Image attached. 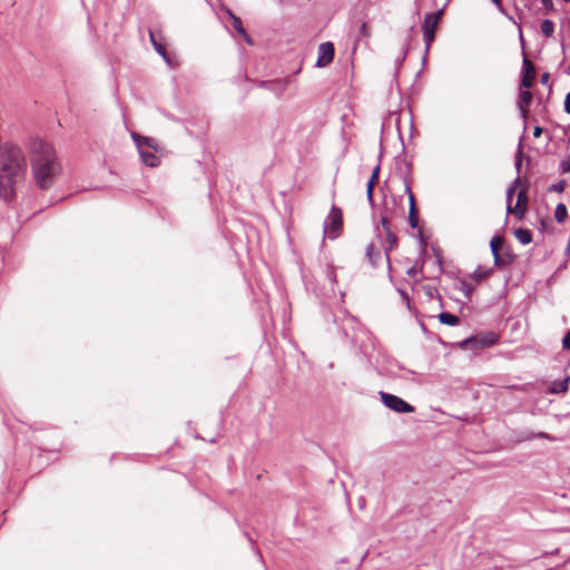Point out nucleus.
Instances as JSON below:
<instances>
[{
	"label": "nucleus",
	"mask_w": 570,
	"mask_h": 570,
	"mask_svg": "<svg viewBox=\"0 0 570 570\" xmlns=\"http://www.w3.org/2000/svg\"><path fill=\"white\" fill-rule=\"evenodd\" d=\"M520 115L521 117L527 120L529 115V107L528 106H519Z\"/></svg>",
	"instance_id": "36"
},
{
	"label": "nucleus",
	"mask_w": 570,
	"mask_h": 570,
	"mask_svg": "<svg viewBox=\"0 0 570 570\" xmlns=\"http://www.w3.org/2000/svg\"><path fill=\"white\" fill-rule=\"evenodd\" d=\"M518 28H519V38H520V41H521V43H524V39H523V35H522L521 27H520V26H518Z\"/></svg>",
	"instance_id": "47"
},
{
	"label": "nucleus",
	"mask_w": 570,
	"mask_h": 570,
	"mask_svg": "<svg viewBox=\"0 0 570 570\" xmlns=\"http://www.w3.org/2000/svg\"><path fill=\"white\" fill-rule=\"evenodd\" d=\"M541 32L547 37L550 38L554 33V22L550 19H544L541 22Z\"/></svg>",
	"instance_id": "19"
},
{
	"label": "nucleus",
	"mask_w": 570,
	"mask_h": 570,
	"mask_svg": "<svg viewBox=\"0 0 570 570\" xmlns=\"http://www.w3.org/2000/svg\"><path fill=\"white\" fill-rule=\"evenodd\" d=\"M568 75H570V63H569V67H568Z\"/></svg>",
	"instance_id": "51"
},
{
	"label": "nucleus",
	"mask_w": 570,
	"mask_h": 570,
	"mask_svg": "<svg viewBox=\"0 0 570 570\" xmlns=\"http://www.w3.org/2000/svg\"><path fill=\"white\" fill-rule=\"evenodd\" d=\"M567 186V181L564 179L559 180L558 183L551 185L548 190L549 191H556V193H562Z\"/></svg>",
	"instance_id": "26"
},
{
	"label": "nucleus",
	"mask_w": 570,
	"mask_h": 570,
	"mask_svg": "<svg viewBox=\"0 0 570 570\" xmlns=\"http://www.w3.org/2000/svg\"><path fill=\"white\" fill-rule=\"evenodd\" d=\"M568 216V210L564 204L560 203L556 207L554 218L558 223H563Z\"/></svg>",
	"instance_id": "20"
},
{
	"label": "nucleus",
	"mask_w": 570,
	"mask_h": 570,
	"mask_svg": "<svg viewBox=\"0 0 570 570\" xmlns=\"http://www.w3.org/2000/svg\"><path fill=\"white\" fill-rule=\"evenodd\" d=\"M381 226L385 232L384 253L389 271H391L390 253L397 247V237L391 229V223L386 216L381 217Z\"/></svg>",
	"instance_id": "5"
},
{
	"label": "nucleus",
	"mask_w": 570,
	"mask_h": 570,
	"mask_svg": "<svg viewBox=\"0 0 570 570\" xmlns=\"http://www.w3.org/2000/svg\"><path fill=\"white\" fill-rule=\"evenodd\" d=\"M479 341L482 347H490L498 342V335L493 332H489L480 336Z\"/></svg>",
	"instance_id": "17"
},
{
	"label": "nucleus",
	"mask_w": 570,
	"mask_h": 570,
	"mask_svg": "<svg viewBox=\"0 0 570 570\" xmlns=\"http://www.w3.org/2000/svg\"><path fill=\"white\" fill-rule=\"evenodd\" d=\"M559 168L561 174H567L570 171V156L567 159L560 161Z\"/></svg>",
	"instance_id": "30"
},
{
	"label": "nucleus",
	"mask_w": 570,
	"mask_h": 570,
	"mask_svg": "<svg viewBox=\"0 0 570 570\" xmlns=\"http://www.w3.org/2000/svg\"><path fill=\"white\" fill-rule=\"evenodd\" d=\"M541 134H542V128H541V127H539V126H535V127H534V129H533V136H534L535 138H538V137H540V136H541Z\"/></svg>",
	"instance_id": "43"
},
{
	"label": "nucleus",
	"mask_w": 570,
	"mask_h": 570,
	"mask_svg": "<svg viewBox=\"0 0 570 570\" xmlns=\"http://www.w3.org/2000/svg\"><path fill=\"white\" fill-rule=\"evenodd\" d=\"M564 2H570V0H563Z\"/></svg>",
	"instance_id": "52"
},
{
	"label": "nucleus",
	"mask_w": 570,
	"mask_h": 570,
	"mask_svg": "<svg viewBox=\"0 0 570 570\" xmlns=\"http://www.w3.org/2000/svg\"><path fill=\"white\" fill-rule=\"evenodd\" d=\"M542 1V4L547 8V9H552L553 8V2L552 0H541Z\"/></svg>",
	"instance_id": "44"
},
{
	"label": "nucleus",
	"mask_w": 570,
	"mask_h": 570,
	"mask_svg": "<svg viewBox=\"0 0 570 570\" xmlns=\"http://www.w3.org/2000/svg\"><path fill=\"white\" fill-rule=\"evenodd\" d=\"M400 294H401V297H403L407 302V304H409L410 303L409 295L404 291H400Z\"/></svg>",
	"instance_id": "45"
},
{
	"label": "nucleus",
	"mask_w": 570,
	"mask_h": 570,
	"mask_svg": "<svg viewBox=\"0 0 570 570\" xmlns=\"http://www.w3.org/2000/svg\"><path fill=\"white\" fill-rule=\"evenodd\" d=\"M380 169H381V166H380V164H377V165L374 167V169H373V171H372V175H371V177H370V179H368V180H372V181H374V183H377V180H379V175H380Z\"/></svg>",
	"instance_id": "33"
},
{
	"label": "nucleus",
	"mask_w": 570,
	"mask_h": 570,
	"mask_svg": "<svg viewBox=\"0 0 570 570\" xmlns=\"http://www.w3.org/2000/svg\"><path fill=\"white\" fill-rule=\"evenodd\" d=\"M562 348L570 351V330L567 332V334L562 338Z\"/></svg>",
	"instance_id": "34"
},
{
	"label": "nucleus",
	"mask_w": 570,
	"mask_h": 570,
	"mask_svg": "<svg viewBox=\"0 0 570 570\" xmlns=\"http://www.w3.org/2000/svg\"><path fill=\"white\" fill-rule=\"evenodd\" d=\"M334 45L331 41L322 42L318 46L316 67H325L330 65L334 59Z\"/></svg>",
	"instance_id": "7"
},
{
	"label": "nucleus",
	"mask_w": 570,
	"mask_h": 570,
	"mask_svg": "<svg viewBox=\"0 0 570 570\" xmlns=\"http://www.w3.org/2000/svg\"><path fill=\"white\" fill-rule=\"evenodd\" d=\"M193 432H194V433H193V436H194L195 439H203V440H206V438L200 436V435L197 433V430H193Z\"/></svg>",
	"instance_id": "46"
},
{
	"label": "nucleus",
	"mask_w": 570,
	"mask_h": 570,
	"mask_svg": "<svg viewBox=\"0 0 570 570\" xmlns=\"http://www.w3.org/2000/svg\"><path fill=\"white\" fill-rule=\"evenodd\" d=\"M528 208V195L525 190H520L517 196L515 206L511 207V213H513L519 219H522L527 213Z\"/></svg>",
	"instance_id": "9"
},
{
	"label": "nucleus",
	"mask_w": 570,
	"mask_h": 570,
	"mask_svg": "<svg viewBox=\"0 0 570 570\" xmlns=\"http://www.w3.org/2000/svg\"><path fill=\"white\" fill-rule=\"evenodd\" d=\"M137 137H138L137 135H135V134L132 135V139L137 140Z\"/></svg>",
	"instance_id": "50"
},
{
	"label": "nucleus",
	"mask_w": 570,
	"mask_h": 570,
	"mask_svg": "<svg viewBox=\"0 0 570 570\" xmlns=\"http://www.w3.org/2000/svg\"><path fill=\"white\" fill-rule=\"evenodd\" d=\"M492 2L495 4V7L498 8V10H499L500 12L505 13V11H504V8H503V6H502L501 0H492Z\"/></svg>",
	"instance_id": "41"
},
{
	"label": "nucleus",
	"mask_w": 570,
	"mask_h": 570,
	"mask_svg": "<svg viewBox=\"0 0 570 570\" xmlns=\"http://www.w3.org/2000/svg\"><path fill=\"white\" fill-rule=\"evenodd\" d=\"M366 197H367V202H368L370 206H371L372 208H374V206H375V202H374V196H373V194H366Z\"/></svg>",
	"instance_id": "42"
},
{
	"label": "nucleus",
	"mask_w": 570,
	"mask_h": 570,
	"mask_svg": "<svg viewBox=\"0 0 570 570\" xmlns=\"http://www.w3.org/2000/svg\"><path fill=\"white\" fill-rule=\"evenodd\" d=\"M218 436V434H215V435H209L208 438V442L213 443L215 442L216 438Z\"/></svg>",
	"instance_id": "48"
},
{
	"label": "nucleus",
	"mask_w": 570,
	"mask_h": 570,
	"mask_svg": "<svg viewBox=\"0 0 570 570\" xmlns=\"http://www.w3.org/2000/svg\"><path fill=\"white\" fill-rule=\"evenodd\" d=\"M31 173L36 185L47 190L62 173V165L52 144L32 137L27 142Z\"/></svg>",
	"instance_id": "1"
},
{
	"label": "nucleus",
	"mask_w": 570,
	"mask_h": 570,
	"mask_svg": "<svg viewBox=\"0 0 570 570\" xmlns=\"http://www.w3.org/2000/svg\"><path fill=\"white\" fill-rule=\"evenodd\" d=\"M343 229V212L335 204L332 205L330 213L324 220V233L331 239L336 238Z\"/></svg>",
	"instance_id": "2"
},
{
	"label": "nucleus",
	"mask_w": 570,
	"mask_h": 570,
	"mask_svg": "<svg viewBox=\"0 0 570 570\" xmlns=\"http://www.w3.org/2000/svg\"><path fill=\"white\" fill-rule=\"evenodd\" d=\"M514 236L522 245H528L532 242V233L525 228H517Z\"/></svg>",
	"instance_id": "14"
},
{
	"label": "nucleus",
	"mask_w": 570,
	"mask_h": 570,
	"mask_svg": "<svg viewBox=\"0 0 570 570\" xmlns=\"http://www.w3.org/2000/svg\"><path fill=\"white\" fill-rule=\"evenodd\" d=\"M439 321L442 324L450 325V326H455V325H458L460 323L459 316H456L454 314H451V313H448V312L441 313L439 315Z\"/></svg>",
	"instance_id": "15"
},
{
	"label": "nucleus",
	"mask_w": 570,
	"mask_h": 570,
	"mask_svg": "<svg viewBox=\"0 0 570 570\" xmlns=\"http://www.w3.org/2000/svg\"><path fill=\"white\" fill-rule=\"evenodd\" d=\"M149 37L156 52L159 53L167 63H170V58L167 53L166 47L155 39V35L151 30L149 31Z\"/></svg>",
	"instance_id": "13"
},
{
	"label": "nucleus",
	"mask_w": 570,
	"mask_h": 570,
	"mask_svg": "<svg viewBox=\"0 0 570 570\" xmlns=\"http://www.w3.org/2000/svg\"><path fill=\"white\" fill-rule=\"evenodd\" d=\"M380 397L386 407L396 413H411L414 411V407L410 403L397 395L380 392Z\"/></svg>",
	"instance_id": "3"
},
{
	"label": "nucleus",
	"mask_w": 570,
	"mask_h": 570,
	"mask_svg": "<svg viewBox=\"0 0 570 570\" xmlns=\"http://www.w3.org/2000/svg\"><path fill=\"white\" fill-rule=\"evenodd\" d=\"M279 81H259L258 86L262 88H266L269 90H275L276 87H279Z\"/></svg>",
	"instance_id": "28"
},
{
	"label": "nucleus",
	"mask_w": 570,
	"mask_h": 570,
	"mask_svg": "<svg viewBox=\"0 0 570 570\" xmlns=\"http://www.w3.org/2000/svg\"><path fill=\"white\" fill-rule=\"evenodd\" d=\"M492 274V269H484L483 267L481 266H478L474 272L472 273L471 277L475 281V282H481L485 278H488L490 275Z\"/></svg>",
	"instance_id": "18"
},
{
	"label": "nucleus",
	"mask_w": 570,
	"mask_h": 570,
	"mask_svg": "<svg viewBox=\"0 0 570 570\" xmlns=\"http://www.w3.org/2000/svg\"><path fill=\"white\" fill-rule=\"evenodd\" d=\"M520 183V178L517 177L515 180L513 181V185L510 186L507 190V212L508 214L511 213V200H512V196L514 194V190H515V186L519 185Z\"/></svg>",
	"instance_id": "23"
},
{
	"label": "nucleus",
	"mask_w": 570,
	"mask_h": 570,
	"mask_svg": "<svg viewBox=\"0 0 570 570\" xmlns=\"http://www.w3.org/2000/svg\"><path fill=\"white\" fill-rule=\"evenodd\" d=\"M422 268H423V264H421V266H420V267H417L416 265H414V266H412V267L407 268V271H406V275H407L409 277H412V278H413V277H415V276H416V275L422 271Z\"/></svg>",
	"instance_id": "31"
},
{
	"label": "nucleus",
	"mask_w": 570,
	"mask_h": 570,
	"mask_svg": "<svg viewBox=\"0 0 570 570\" xmlns=\"http://www.w3.org/2000/svg\"><path fill=\"white\" fill-rule=\"evenodd\" d=\"M569 377L556 380L551 383L549 392L552 394L564 393L568 391Z\"/></svg>",
	"instance_id": "12"
},
{
	"label": "nucleus",
	"mask_w": 570,
	"mask_h": 570,
	"mask_svg": "<svg viewBox=\"0 0 570 570\" xmlns=\"http://www.w3.org/2000/svg\"><path fill=\"white\" fill-rule=\"evenodd\" d=\"M376 183L368 180L366 184V194H373Z\"/></svg>",
	"instance_id": "38"
},
{
	"label": "nucleus",
	"mask_w": 570,
	"mask_h": 570,
	"mask_svg": "<svg viewBox=\"0 0 570 570\" xmlns=\"http://www.w3.org/2000/svg\"><path fill=\"white\" fill-rule=\"evenodd\" d=\"M533 96L530 90H522L519 95L518 106H530L532 102Z\"/></svg>",
	"instance_id": "21"
},
{
	"label": "nucleus",
	"mask_w": 570,
	"mask_h": 570,
	"mask_svg": "<svg viewBox=\"0 0 570 570\" xmlns=\"http://www.w3.org/2000/svg\"><path fill=\"white\" fill-rule=\"evenodd\" d=\"M325 272H326V277L330 281V283L335 284L336 283V273H335L334 267L331 265H327Z\"/></svg>",
	"instance_id": "27"
},
{
	"label": "nucleus",
	"mask_w": 570,
	"mask_h": 570,
	"mask_svg": "<svg viewBox=\"0 0 570 570\" xmlns=\"http://www.w3.org/2000/svg\"><path fill=\"white\" fill-rule=\"evenodd\" d=\"M404 185H405V193L409 196L410 209L416 208V206H415V198H414V195L412 193V189H411V186H410V183H409L407 178H404Z\"/></svg>",
	"instance_id": "24"
},
{
	"label": "nucleus",
	"mask_w": 570,
	"mask_h": 570,
	"mask_svg": "<svg viewBox=\"0 0 570 570\" xmlns=\"http://www.w3.org/2000/svg\"><path fill=\"white\" fill-rule=\"evenodd\" d=\"M409 224L412 228H416L419 226V215L416 208L410 209Z\"/></svg>",
	"instance_id": "25"
},
{
	"label": "nucleus",
	"mask_w": 570,
	"mask_h": 570,
	"mask_svg": "<svg viewBox=\"0 0 570 570\" xmlns=\"http://www.w3.org/2000/svg\"><path fill=\"white\" fill-rule=\"evenodd\" d=\"M503 244V238L501 236H493L491 242H490V249H491V253L493 255V261H494V265L497 267H503V266H507L509 265V258H500L499 257V247Z\"/></svg>",
	"instance_id": "8"
},
{
	"label": "nucleus",
	"mask_w": 570,
	"mask_h": 570,
	"mask_svg": "<svg viewBox=\"0 0 570 570\" xmlns=\"http://www.w3.org/2000/svg\"><path fill=\"white\" fill-rule=\"evenodd\" d=\"M232 17V24H233V28L235 29V31L242 36L244 38V40L252 45L253 41L250 39V37L248 36V33L246 32L245 28L243 27V22H242V19L235 14H230Z\"/></svg>",
	"instance_id": "10"
},
{
	"label": "nucleus",
	"mask_w": 570,
	"mask_h": 570,
	"mask_svg": "<svg viewBox=\"0 0 570 570\" xmlns=\"http://www.w3.org/2000/svg\"><path fill=\"white\" fill-rule=\"evenodd\" d=\"M521 155H522V151H521V144H519V149H518V151H517V154H515V168H517V171H518V173L520 171L521 164H522Z\"/></svg>",
	"instance_id": "32"
},
{
	"label": "nucleus",
	"mask_w": 570,
	"mask_h": 570,
	"mask_svg": "<svg viewBox=\"0 0 570 570\" xmlns=\"http://www.w3.org/2000/svg\"><path fill=\"white\" fill-rule=\"evenodd\" d=\"M406 53H407V50L403 49L401 55L396 58V60H395V70H396V72L399 71V69L403 65V62L405 60V57H406Z\"/></svg>",
	"instance_id": "29"
},
{
	"label": "nucleus",
	"mask_w": 570,
	"mask_h": 570,
	"mask_svg": "<svg viewBox=\"0 0 570 570\" xmlns=\"http://www.w3.org/2000/svg\"><path fill=\"white\" fill-rule=\"evenodd\" d=\"M499 257H500V258H502V259H503V258H505V259H507V258H509V259H510V261H509V264H511V263L513 262V255H512V254H510V253H508V252L502 253V254H500V253H499Z\"/></svg>",
	"instance_id": "40"
},
{
	"label": "nucleus",
	"mask_w": 570,
	"mask_h": 570,
	"mask_svg": "<svg viewBox=\"0 0 570 570\" xmlns=\"http://www.w3.org/2000/svg\"><path fill=\"white\" fill-rule=\"evenodd\" d=\"M549 80H550V73L549 72H543L541 75V78H540L541 83L548 85Z\"/></svg>",
	"instance_id": "39"
},
{
	"label": "nucleus",
	"mask_w": 570,
	"mask_h": 570,
	"mask_svg": "<svg viewBox=\"0 0 570 570\" xmlns=\"http://www.w3.org/2000/svg\"><path fill=\"white\" fill-rule=\"evenodd\" d=\"M459 289L463 292L466 299H471L474 287L468 281H460Z\"/></svg>",
	"instance_id": "22"
},
{
	"label": "nucleus",
	"mask_w": 570,
	"mask_h": 570,
	"mask_svg": "<svg viewBox=\"0 0 570 570\" xmlns=\"http://www.w3.org/2000/svg\"><path fill=\"white\" fill-rule=\"evenodd\" d=\"M360 35L364 38H368L370 37V31H368V28H367V24L366 22H363L360 27Z\"/></svg>",
	"instance_id": "35"
},
{
	"label": "nucleus",
	"mask_w": 570,
	"mask_h": 570,
	"mask_svg": "<svg viewBox=\"0 0 570 570\" xmlns=\"http://www.w3.org/2000/svg\"><path fill=\"white\" fill-rule=\"evenodd\" d=\"M537 436H539V438H547V439H550L546 433H542V432H541V433H539V434H537Z\"/></svg>",
	"instance_id": "49"
},
{
	"label": "nucleus",
	"mask_w": 570,
	"mask_h": 570,
	"mask_svg": "<svg viewBox=\"0 0 570 570\" xmlns=\"http://www.w3.org/2000/svg\"><path fill=\"white\" fill-rule=\"evenodd\" d=\"M140 157L145 165L148 167H156L159 164V158L153 153L140 150Z\"/></svg>",
	"instance_id": "16"
},
{
	"label": "nucleus",
	"mask_w": 570,
	"mask_h": 570,
	"mask_svg": "<svg viewBox=\"0 0 570 570\" xmlns=\"http://www.w3.org/2000/svg\"><path fill=\"white\" fill-rule=\"evenodd\" d=\"M366 257L370 262V264L373 266V267H376L380 259H381V253L380 250L375 247V245L373 243L368 244L366 246Z\"/></svg>",
	"instance_id": "11"
},
{
	"label": "nucleus",
	"mask_w": 570,
	"mask_h": 570,
	"mask_svg": "<svg viewBox=\"0 0 570 570\" xmlns=\"http://www.w3.org/2000/svg\"><path fill=\"white\" fill-rule=\"evenodd\" d=\"M564 111L570 114V91L567 94L564 99Z\"/></svg>",
	"instance_id": "37"
},
{
	"label": "nucleus",
	"mask_w": 570,
	"mask_h": 570,
	"mask_svg": "<svg viewBox=\"0 0 570 570\" xmlns=\"http://www.w3.org/2000/svg\"><path fill=\"white\" fill-rule=\"evenodd\" d=\"M535 79V67L523 52L521 86L529 89Z\"/></svg>",
	"instance_id": "6"
},
{
	"label": "nucleus",
	"mask_w": 570,
	"mask_h": 570,
	"mask_svg": "<svg viewBox=\"0 0 570 570\" xmlns=\"http://www.w3.org/2000/svg\"><path fill=\"white\" fill-rule=\"evenodd\" d=\"M442 13H443V11L439 10V11L433 12V13H428L424 17L423 39H424V42H425L426 50H429L432 41L434 40L435 28H436V24H438L439 20L441 19Z\"/></svg>",
	"instance_id": "4"
}]
</instances>
